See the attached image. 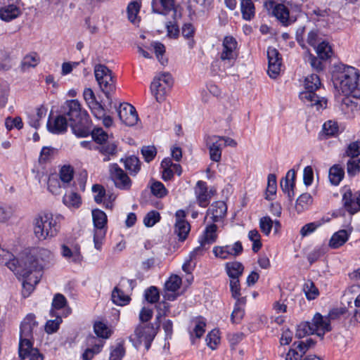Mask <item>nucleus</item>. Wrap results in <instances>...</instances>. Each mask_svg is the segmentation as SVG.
<instances>
[{
  "instance_id": "61",
  "label": "nucleus",
  "mask_w": 360,
  "mask_h": 360,
  "mask_svg": "<svg viewBox=\"0 0 360 360\" xmlns=\"http://www.w3.org/2000/svg\"><path fill=\"white\" fill-rule=\"evenodd\" d=\"M218 330H213L206 337L207 345L212 349H214L219 342V337L218 336Z\"/></svg>"
},
{
  "instance_id": "62",
  "label": "nucleus",
  "mask_w": 360,
  "mask_h": 360,
  "mask_svg": "<svg viewBox=\"0 0 360 360\" xmlns=\"http://www.w3.org/2000/svg\"><path fill=\"white\" fill-rule=\"evenodd\" d=\"M14 212L13 208L7 205H0V221L4 222L11 218Z\"/></svg>"
},
{
  "instance_id": "37",
  "label": "nucleus",
  "mask_w": 360,
  "mask_h": 360,
  "mask_svg": "<svg viewBox=\"0 0 360 360\" xmlns=\"http://www.w3.org/2000/svg\"><path fill=\"white\" fill-rule=\"evenodd\" d=\"M344 169L339 165H333L329 170V179L332 184L338 185L343 179Z\"/></svg>"
},
{
  "instance_id": "63",
  "label": "nucleus",
  "mask_w": 360,
  "mask_h": 360,
  "mask_svg": "<svg viewBox=\"0 0 360 360\" xmlns=\"http://www.w3.org/2000/svg\"><path fill=\"white\" fill-rule=\"evenodd\" d=\"M281 187L282 191L288 195V198L290 201H292L295 195L294 188L291 187V182L288 179H282L281 181Z\"/></svg>"
},
{
  "instance_id": "44",
  "label": "nucleus",
  "mask_w": 360,
  "mask_h": 360,
  "mask_svg": "<svg viewBox=\"0 0 360 360\" xmlns=\"http://www.w3.org/2000/svg\"><path fill=\"white\" fill-rule=\"evenodd\" d=\"M94 332L97 336L107 339L111 335V331L109 330L106 324L101 321H98L94 326Z\"/></svg>"
},
{
  "instance_id": "30",
  "label": "nucleus",
  "mask_w": 360,
  "mask_h": 360,
  "mask_svg": "<svg viewBox=\"0 0 360 360\" xmlns=\"http://www.w3.org/2000/svg\"><path fill=\"white\" fill-rule=\"evenodd\" d=\"M244 270L243 265L239 262H227L226 264V274L231 279L239 278Z\"/></svg>"
},
{
  "instance_id": "27",
  "label": "nucleus",
  "mask_w": 360,
  "mask_h": 360,
  "mask_svg": "<svg viewBox=\"0 0 360 360\" xmlns=\"http://www.w3.org/2000/svg\"><path fill=\"white\" fill-rule=\"evenodd\" d=\"M101 91L104 93L106 98L111 101L110 93L115 90V81L112 73L110 75H107L100 82H98Z\"/></svg>"
},
{
  "instance_id": "38",
  "label": "nucleus",
  "mask_w": 360,
  "mask_h": 360,
  "mask_svg": "<svg viewBox=\"0 0 360 360\" xmlns=\"http://www.w3.org/2000/svg\"><path fill=\"white\" fill-rule=\"evenodd\" d=\"M112 300L117 305L124 306L129 302L130 297L125 295L122 290L115 287L112 292Z\"/></svg>"
},
{
  "instance_id": "32",
  "label": "nucleus",
  "mask_w": 360,
  "mask_h": 360,
  "mask_svg": "<svg viewBox=\"0 0 360 360\" xmlns=\"http://www.w3.org/2000/svg\"><path fill=\"white\" fill-rule=\"evenodd\" d=\"M40 58L37 53H32L26 55L20 64V70L22 72H25L30 68H34L39 63Z\"/></svg>"
},
{
  "instance_id": "39",
  "label": "nucleus",
  "mask_w": 360,
  "mask_h": 360,
  "mask_svg": "<svg viewBox=\"0 0 360 360\" xmlns=\"http://www.w3.org/2000/svg\"><path fill=\"white\" fill-rule=\"evenodd\" d=\"M124 167L131 174L136 175L140 170L141 162L136 156H130L124 160Z\"/></svg>"
},
{
  "instance_id": "45",
  "label": "nucleus",
  "mask_w": 360,
  "mask_h": 360,
  "mask_svg": "<svg viewBox=\"0 0 360 360\" xmlns=\"http://www.w3.org/2000/svg\"><path fill=\"white\" fill-rule=\"evenodd\" d=\"M276 176L274 174H270L268 176V183L266 191L265 198L268 200H271L270 195H274L276 193Z\"/></svg>"
},
{
  "instance_id": "48",
  "label": "nucleus",
  "mask_w": 360,
  "mask_h": 360,
  "mask_svg": "<svg viewBox=\"0 0 360 360\" xmlns=\"http://www.w3.org/2000/svg\"><path fill=\"white\" fill-rule=\"evenodd\" d=\"M144 296L148 302L154 304L158 302L160 292L157 287L150 286L145 290Z\"/></svg>"
},
{
  "instance_id": "59",
  "label": "nucleus",
  "mask_w": 360,
  "mask_h": 360,
  "mask_svg": "<svg viewBox=\"0 0 360 360\" xmlns=\"http://www.w3.org/2000/svg\"><path fill=\"white\" fill-rule=\"evenodd\" d=\"M223 247L227 252H229V257H236L240 255L243 250L242 243L240 241L236 242L232 246L225 245Z\"/></svg>"
},
{
  "instance_id": "53",
  "label": "nucleus",
  "mask_w": 360,
  "mask_h": 360,
  "mask_svg": "<svg viewBox=\"0 0 360 360\" xmlns=\"http://www.w3.org/2000/svg\"><path fill=\"white\" fill-rule=\"evenodd\" d=\"M141 152L145 161L150 162L156 156L157 149L154 146H146L142 147Z\"/></svg>"
},
{
  "instance_id": "28",
  "label": "nucleus",
  "mask_w": 360,
  "mask_h": 360,
  "mask_svg": "<svg viewBox=\"0 0 360 360\" xmlns=\"http://www.w3.org/2000/svg\"><path fill=\"white\" fill-rule=\"evenodd\" d=\"M349 238V233L345 229L340 230L335 233L329 242V246L336 249L343 245Z\"/></svg>"
},
{
  "instance_id": "7",
  "label": "nucleus",
  "mask_w": 360,
  "mask_h": 360,
  "mask_svg": "<svg viewBox=\"0 0 360 360\" xmlns=\"http://www.w3.org/2000/svg\"><path fill=\"white\" fill-rule=\"evenodd\" d=\"M156 335L153 324L139 325L134 331V337H130L135 347L140 346L143 342L146 349H149L151 342Z\"/></svg>"
},
{
  "instance_id": "34",
  "label": "nucleus",
  "mask_w": 360,
  "mask_h": 360,
  "mask_svg": "<svg viewBox=\"0 0 360 360\" xmlns=\"http://www.w3.org/2000/svg\"><path fill=\"white\" fill-rule=\"evenodd\" d=\"M63 203L70 208H78L82 204L80 195L75 192L66 193L63 198Z\"/></svg>"
},
{
  "instance_id": "50",
  "label": "nucleus",
  "mask_w": 360,
  "mask_h": 360,
  "mask_svg": "<svg viewBox=\"0 0 360 360\" xmlns=\"http://www.w3.org/2000/svg\"><path fill=\"white\" fill-rule=\"evenodd\" d=\"M348 175L354 176L360 172V159L350 158L347 163Z\"/></svg>"
},
{
  "instance_id": "5",
  "label": "nucleus",
  "mask_w": 360,
  "mask_h": 360,
  "mask_svg": "<svg viewBox=\"0 0 360 360\" xmlns=\"http://www.w3.org/2000/svg\"><path fill=\"white\" fill-rule=\"evenodd\" d=\"M357 72V70L353 67L344 65L338 66L333 74L334 86L340 88L343 94L353 96L354 91L356 88L355 85Z\"/></svg>"
},
{
  "instance_id": "20",
  "label": "nucleus",
  "mask_w": 360,
  "mask_h": 360,
  "mask_svg": "<svg viewBox=\"0 0 360 360\" xmlns=\"http://www.w3.org/2000/svg\"><path fill=\"white\" fill-rule=\"evenodd\" d=\"M67 300L65 297L60 294L57 293L54 295L52 302V309L50 311V314L53 317L54 313L57 314L56 311L62 310L59 314L67 316L71 313V309L67 307Z\"/></svg>"
},
{
  "instance_id": "22",
  "label": "nucleus",
  "mask_w": 360,
  "mask_h": 360,
  "mask_svg": "<svg viewBox=\"0 0 360 360\" xmlns=\"http://www.w3.org/2000/svg\"><path fill=\"white\" fill-rule=\"evenodd\" d=\"M174 0H153V11L165 15L169 12L174 11V14H176V11L174 8Z\"/></svg>"
},
{
  "instance_id": "23",
  "label": "nucleus",
  "mask_w": 360,
  "mask_h": 360,
  "mask_svg": "<svg viewBox=\"0 0 360 360\" xmlns=\"http://www.w3.org/2000/svg\"><path fill=\"white\" fill-rule=\"evenodd\" d=\"M195 194L199 205L205 207L210 203V195L207 193V188L206 183L202 181H198L195 189Z\"/></svg>"
},
{
  "instance_id": "41",
  "label": "nucleus",
  "mask_w": 360,
  "mask_h": 360,
  "mask_svg": "<svg viewBox=\"0 0 360 360\" xmlns=\"http://www.w3.org/2000/svg\"><path fill=\"white\" fill-rule=\"evenodd\" d=\"M312 202V198L309 193H302L297 199L295 210L298 213L303 212Z\"/></svg>"
},
{
  "instance_id": "51",
  "label": "nucleus",
  "mask_w": 360,
  "mask_h": 360,
  "mask_svg": "<svg viewBox=\"0 0 360 360\" xmlns=\"http://www.w3.org/2000/svg\"><path fill=\"white\" fill-rule=\"evenodd\" d=\"M141 5L137 1H132L127 6L128 19L130 22H134L136 19L137 14L139 12Z\"/></svg>"
},
{
  "instance_id": "18",
  "label": "nucleus",
  "mask_w": 360,
  "mask_h": 360,
  "mask_svg": "<svg viewBox=\"0 0 360 360\" xmlns=\"http://www.w3.org/2000/svg\"><path fill=\"white\" fill-rule=\"evenodd\" d=\"M342 202L347 211L354 214L360 210V192L352 194L351 190H347L342 196Z\"/></svg>"
},
{
  "instance_id": "25",
  "label": "nucleus",
  "mask_w": 360,
  "mask_h": 360,
  "mask_svg": "<svg viewBox=\"0 0 360 360\" xmlns=\"http://www.w3.org/2000/svg\"><path fill=\"white\" fill-rule=\"evenodd\" d=\"M191 326L193 328L190 329L189 333L192 344L195 343V338H200L205 332V322L202 318H198L192 321Z\"/></svg>"
},
{
  "instance_id": "57",
  "label": "nucleus",
  "mask_w": 360,
  "mask_h": 360,
  "mask_svg": "<svg viewBox=\"0 0 360 360\" xmlns=\"http://www.w3.org/2000/svg\"><path fill=\"white\" fill-rule=\"evenodd\" d=\"M321 41L324 39H322L319 30H313L308 33L307 42L310 46L315 48Z\"/></svg>"
},
{
  "instance_id": "64",
  "label": "nucleus",
  "mask_w": 360,
  "mask_h": 360,
  "mask_svg": "<svg viewBox=\"0 0 360 360\" xmlns=\"http://www.w3.org/2000/svg\"><path fill=\"white\" fill-rule=\"evenodd\" d=\"M346 155L353 159L358 157L360 155V142L351 143L347 148Z\"/></svg>"
},
{
  "instance_id": "14",
  "label": "nucleus",
  "mask_w": 360,
  "mask_h": 360,
  "mask_svg": "<svg viewBox=\"0 0 360 360\" xmlns=\"http://www.w3.org/2000/svg\"><path fill=\"white\" fill-rule=\"evenodd\" d=\"M205 143L209 149L210 159L216 162H219L221 158L223 145L221 142L219 136L206 135L205 136Z\"/></svg>"
},
{
  "instance_id": "15",
  "label": "nucleus",
  "mask_w": 360,
  "mask_h": 360,
  "mask_svg": "<svg viewBox=\"0 0 360 360\" xmlns=\"http://www.w3.org/2000/svg\"><path fill=\"white\" fill-rule=\"evenodd\" d=\"M267 58L269 61L268 74L270 77L276 78L281 71V55L276 49L269 47L267 49Z\"/></svg>"
},
{
  "instance_id": "6",
  "label": "nucleus",
  "mask_w": 360,
  "mask_h": 360,
  "mask_svg": "<svg viewBox=\"0 0 360 360\" xmlns=\"http://www.w3.org/2000/svg\"><path fill=\"white\" fill-rule=\"evenodd\" d=\"M331 330L332 328L328 317L323 316L320 313H316L311 323L304 322L299 325L296 337L302 338L307 335L316 333L323 339L325 333Z\"/></svg>"
},
{
  "instance_id": "9",
  "label": "nucleus",
  "mask_w": 360,
  "mask_h": 360,
  "mask_svg": "<svg viewBox=\"0 0 360 360\" xmlns=\"http://www.w3.org/2000/svg\"><path fill=\"white\" fill-rule=\"evenodd\" d=\"M60 112L69 122V124L88 115L86 111L82 109L80 103L77 100L66 101L60 108Z\"/></svg>"
},
{
  "instance_id": "55",
  "label": "nucleus",
  "mask_w": 360,
  "mask_h": 360,
  "mask_svg": "<svg viewBox=\"0 0 360 360\" xmlns=\"http://www.w3.org/2000/svg\"><path fill=\"white\" fill-rule=\"evenodd\" d=\"M160 219V213L153 210L149 212L143 219L144 224L148 227L154 226Z\"/></svg>"
},
{
  "instance_id": "56",
  "label": "nucleus",
  "mask_w": 360,
  "mask_h": 360,
  "mask_svg": "<svg viewBox=\"0 0 360 360\" xmlns=\"http://www.w3.org/2000/svg\"><path fill=\"white\" fill-rule=\"evenodd\" d=\"M95 77L97 82H100L107 75H110L112 71L104 65H97L94 69Z\"/></svg>"
},
{
  "instance_id": "11",
  "label": "nucleus",
  "mask_w": 360,
  "mask_h": 360,
  "mask_svg": "<svg viewBox=\"0 0 360 360\" xmlns=\"http://www.w3.org/2000/svg\"><path fill=\"white\" fill-rule=\"evenodd\" d=\"M264 8L275 16L283 25L289 24V10L283 4H276L273 0H266L264 4Z\"/></svg>"
},
{
  "instance_id": "29",
  "label": "nucleus",
  "mask_w": 360,
  "mask_h": 360,
  "mask_svg": "<svg viewBox=\"0 0 360 360\" xmlns=\"http://www.w3.org/2000/svg\"><path fill=\"white\" fill-rule=\"evenodd\" d=\"M117 145L114 141H107L97 147L98 151L106 156L104 158L103 161L107 162L110 160V155H115L117 153Z\"/></svg>"
},
{
  "instance_id": "54",
  "label": "nucleus",
  "mask_w": 360,
  "mask_h": 360,
  "mask_svg": "<svg viewBox=\"0 0 360 360\" xmlns=\"http://www.w3.org/2000/svg\"><path fill=\"white\" fill-rule=\"evenodd\" d=\"M323 131L327 137L335 136L338 132V126L337 122L329 120L324 123Z\"/></svg>"
},
{
  "instance_id": "26",
  "label": "nucleus",
  "mask_w": 360,
  "mask_h": 360,
  "mask_svg": "<svg viewBox=\"0 0 360 360\" xmlns=\"http://www.w3.org/2000/svg\"><path fill=\"white\" fill-rule=\"evenodd\" d=\"M226 205L223 201H218L211 205V208L208 210L212 214V219L214 222H218L223 218L226 213Z\"/></svg>"
},
{
  "instance_id": "36",
  "label": "nucleus",
  "mask_w": 360,
  "mask_h": 360,
  "mask_svg": "<svg viewBox=\"0 0 360 360\" xmlns=\"http://www.w3.org/2000/svg\"><path fill=\"white\" fill-rule=\"evenodd\" d=\"M316 53L321 60H327L333 53L331 46L326 41H321L316 47Z\"/></svg>"
},
{
  "instance_id": "2",
  "label": "nucleus",
  "mask_w": 360,
  "mask_h": 360,
  "mask_svg": "<svg viewBox=\"0 0 360 360\" xmlns=\"http://www.w3.org/2000/svg\"><path fill=\"white\" fill-rule=\"evenodd\" d=\"M38 323L33 314H28L22 321L20 330L18 354L20 360H43L44 356L37 348L33 347V333L37 331Z\"/></svg>"
},
{
  "instance_id": "35",
  "label": "nucleus",
  "mask_w": 360,
  "mask_h": 360,
  "mask_svg": "<svg viewBox=\"0 0 360 360\" xmlns=\"http://www.w3.org/2000/svg\"><path fill=\"white\" fill-rule=\"evenodd\" d=\"M46 115V108L43 105L40 106L37 109V112L34 114H30L28 115L29 124L35 128L38 129L40 126V120L42 117Z\"/></svg>"
},
{
  "instance_id": "31",
  "label": "nucleus",
  "mask_w": 360,
  "mask_h": 360,
  "mask_svg": "<svg viewBox=\"0 0 360 360\" xmlns=\"http://www.w3.org/2000/svg\"><path fill=\"white\" fill-rule=\"evenodd\" d=\"M240 10L244 20L250 21L255 17V8L252 0H241Z\"/></svg>"
},
{
  "instance_id": "58",
  "label": "nucleus",
  "mask_w": 360,
  "mask_h": 360,
  "mask_svg": "<svg viewBox=\"0 0 360 360\" xmlns=\"http://www.w3.org/2000/svg\"><path fill=\"white\" fill-rule=\"evenodd\" d=\"M274 221L268 216L263 217L259 220L260 229L266 236H268L270 233Z\"/></svg>"
},
{
  "instance_id": "19",
  "label": "nucleus",
  "mask_w": 360,
  "mask_h": 360,
  "mask_svg": "<svg viewBox=\"0 0 360 360\" xmlns=\"http://www.w3.org/2000/svg\"><path fill=\"white\" fill-rule=\"evenodd\" d=\"M70 126L73 134L77 137H86L91 134V122L89 120L88 115L79 119L78 121L71 122Z\"/></svg>"
},
{
  "instance_id": "46",
  "label": "nucleus",
  "mask_w": 360,
  "mask_h": 360,
  "mask_svg": "<svg viewBox=\"0 0 360 360\" xmlns=\"http://www.w3.org/2000/svg\"><path fill=\"white\" fill-rule=\"evenodd\" d=\"M93 140L99 145L108 141V134L102 128H95L91 132Z\"/></svg>"
},
{
  "instance_id": "13",
  "label": "nucleus",
  "mask_w": 360,
  "mask_h": 360,
  "mask_svg": "<svg viewBox=\"0 0 360 360\" xmlns=\"http://www.w3.org/2000/svg\"><path fill=\"white\" fill-rule=\"evenodd\" d=\"M117 110L120 120L127 126L131 127L137 123L138 114L135 108L131 104L121 103Z\"/></svg>"
},
{
  "instance_id": "43",
  "label": "nucleus",
  "mask_w": 360,
  "mask_h": 360,
  "mask_svg": "<svg viewBox=\"0 0 360 360\" xmlns=\"http://www.w3.org/2000/svg\"><path fill=\"white\" fill-rule=\"evenodd\" d=\"M303 291L309 300H314L319 294L318 288L311 281H307L304 284Z\"/></svg>"
},
{
  "instance_id": "3",
  "label": "nucleus",
  "mask_w": 360,
  "mask_h": 360,
  "mask_svg": "<svg viewBox=\"0 0 360 360\" xmlns=\"http://www.w3.org/2000/svg\"><path fill=\"white\" fill-rule=\"evenodd\" d=\"M62 219L61 215L54 216L51 212H43L38 214L33 220L34 236L40 240L56 236L60 231V222Z\"/></svg>"
},
{
  "instance_id": "40",
  "label": "nucleus",
  "mask_w": 360,
  "mask_h": 360,
  "mask_svg": "<svg viewBox=\"0 0 360 360\" xmlns=\"http://www.w3.org/2000/svg\"><path fill=\"white\" fill-rule=\"evenodd\" d=\"M190 229V224L186 221H179L175 224V233L181 241L186 240Z\"/></svg>"
},
{
  "instance_id": "4",
  "label": "nucleus",
  "mask_w": 360,
  "mask_h": 360,
  "mask_svg": "<svg viewBox=\"0 0 360 360\" xmlns=\"http://www.w3.org/2000/svg\"><path fill=\"white\" fill-rule=\"evenodd\" d=\"M321 81L316 74H311L306 77L304 81L305 91L300 94V98L307 106L316 107L317 110L326 108L327 100L315 94V91L319 89Z\"/></svg>"
},
{
  "instance_id": "47",
  "label": "nucleus",
  "mask_w": 360,
  "mask_h": 360,
  "mask_svg": "<svg viewBox=\"0 0 360 360\" xmlns=\"http://www.w3.org/2000/svg\"><path fill=\"white\" fill-rule=\"evenodd\" d=\"M63 315H60L59 314H55L54 316H56V319L54 320H49L46 322L45 326V330L48 333H53L57 331V330L59 328L60 324L62 322V316Z\"/></svg>"
},
{
  "instance_id": "60",
  "label": "nucleus",
  "mask_w": 360,
  "mask_h": 360,
  "mask_svg": "<svg viewBox=\"0 0 360 360\" xmlns=\"http://www.w3.org/2000/svg\"><path fill=\"white\" fill-rule=\"evenodd\" d=\"M62 255L66 259H72L74 262L80 260V254L79 251L72 252L67 245H63L61 247Z\"/></svg>"
},
{
  "instance_id": "24",
  "label": "nucleus",
  "mask_w": 360,
  "mask_h": 360,
  "mask_svg": "<svg viewBox=\"0 0 360 360\" xmlns=\"http://www.w3.org/2000/svg\"><path fill=\"white\" fill-rule=\"evenodd\" d=\"M20 14V8L14 4L4 6L0 8V18L6 22L15 19Z\"/></svg>"
},
{
  "instance_id": "16",
  "label": "nucleus",
  "mask_w": 360,
  "mask_h": 360,
  "mask_svg": "<svg viewBox=\"0 0 360 360\" xmlns=\"http://www.w3.org/2000/svg\"><path fill=\"white\" fill-rule=\"evenodd\" d=\"M217 226L212 224L210 226H207L203 233V235L200 239V245L196 248L193 253L198 254L200 251L202 250H206V245H210L214 243L217 238Z\"/></svg>"
},
{
  "instance_id": "1",
  "label": "nucleus",
  "mask_w": 360,
  "mask_h": 360,
  "mask_svg": "<svg viewBox=\"0 0 360 360\" xmlns=\"http://www.w3.org/2000/svg\"><path fill=\"white\" fill-rule=\"evenodd\" d=\"M0 263L22 278V295L24 297H28L39 282L41 277V268L37 259L32 255H29L19 261L10 252L1 250Z\"/></svg>"
},
{
  "instance_id": "8",
  "label": "nucleus",
  "mask_w": 360,
  "mask_h": 360,
  "mask_svg": "<svg viewBox=\"0 0 360 360\" xmlns=\"http://www.w3.org/2000/svg\"><path fill=\"white\" fill-rule=\"evenodd\" d=\"M172 84V77L168 72L161 73L154 78L150 85V89L158 102H161L165 99V96Z\"/></svg>"
},
{
  "instance_id": "17",
  "label": "nucleus",
  "mask_w": 360,
  "mask_h": 360,
  "mask_svg": "<svg viewBox=\"0 0 360 360\" xmlns=\"http://www.w3.org/2000/svg\"><path fill=\"white\" fill-rule=\"evenodd\" d=\"M88 347L82 354L83 360H91L95 354H98L104 345V341L99 340L94 335H89L86 338Z\"/></svg>"
},
{
  "instance_id": "49",
  "label": "nucleus",
  "mask_w": 360,
  "mask_h": 360,
  "mask_svg": "<svg viewBox=\"0 0 360 360\" xmlns=\"http://www.w3.org/2000/svg\"><path fill=\"white\" fill-rule=\"evenodd\" d=\"M74 174V169L70 165H64L60 170V179L64 183L72 181Z\"/></svg>"
},
{
  "instance_id": "52",
  "label": "nucleus",
  "mask_w": 360,
  "mask_h": 360,
  "mask_svg": "<svg viewBox=\"0 0 360 360\" xmlns=\"http://www.w3.org/2000/svg\"><path fill=\"white\" fill-rule=\"evenodd\" d=\"M150 189L152 193L158 198H162L167 194V190L160 181H154L150 186Z\"/></svg>"
},
{
  "instance_id": "42",
  "label": "nucleus",
  "mask_w": 360,
  "mask_h": 360,
  "mask_svg": "<svg viewBox=\"0 0 360 360\" xmlns=\"http://www.w3.org/2000/svg\"><path fill=\"white\" fill-rule=\"evenodd\" d=\"M181 285V278L177 275H173L169 278L165 284V291L176 292Z\"/></svg>"
},
{
  "instance_id": "33",
  "label": "nucleus",
  "mask_w": 360,
  "mask_h": 360,
  "mask_svg": "<svg viewBox=\"0 0 360 360\" xmlns=\"http://www.w3.org/2000/svg\"><path fill=\"white\" fill-rule=\"evenodd\" d=\"M92 217L96 231H103L107 223V216L105 213L100 210H94L92 211Z\"/></svg>"
},
{
  "instance_id": "10",
  "label": "nucleus",
  "mask_w": 360,
  "mask_h": 360,
  "mask_svg": "<svg viewBox=\"0 0 360 360\" xmlns=\"http://www.w3.org/2000/svg\"><path fill=\"white\" fill-rule=\"evenodd\" d=\"M222 46L223 49L220 54V59L227 67H231L234 64L238 56L237 41L233 37H226Z\"/></svg>"
},
{
  "instance_id": "21",
  "label": "nucleus",
  "mask_w": 360,
  "mask_h": 360,
  "mask_svg": "<svg viewBox=\"0 0 360 360\" xmlns=\"http://www.w3.org/2000/svg\"><path fill=\"white\" fill-rule=\"evenodd\" d=\"M68 122L63 115H58L53 120L49 118L47 122V128L53 134H62L67 131Z\"/></svg>"
},
{
  "instance_id": "12",
  "label": "nucleus",
  "mask_w": 360,
  "mask_h": 360,
  "mask_svg": "<svg viewBox=\"0 0 360 360\" xmlns=\"http://www.w3.org/2000/svg\"><path fill=\"white\" fill-rule=\"evenodd\" d=\"M110 176L117 188L122 190H129L131 186V181L117 164H112L110 167Z\"/></svg>"
}]
</instances>
